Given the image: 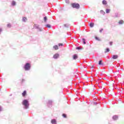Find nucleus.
I'll return each instance as SVG.
<instances>
[{
    "label": "nucleus",
    "mask_w": 124,
    "mask_h": 124,
    "mask_svg": "<svg viewBox=\"0 0 124 124\" xmlns=\"http://www.w3.org/2000/svg\"><path fill=\"white\" fill-rule=\"evenodd\" d=\"M71 6L73 8H76V9H79L80 8V4L78 3H73L71 4Z\"/></svg>",
    "instance_id": "f257e3e1"
},
{
    "label": "nucleus",
    "mask_w": 124,
    "mask_h": 124,
    "mask_svg": "<svg viewBox=\"0 0 124 124\" xmlns=\"http://www.w3.org/2000/svg\"><path fill=\"white\" fill-rule=\"evenodd\" d=\"M22 104L26 108L29 107V101H28L27 100H24L22 102Z\"/></svg>",
    "instance_id": "f03ea898"
},
{
    "label": "nucleus",
    "mask_w": 124,
    "mask_h": 124,
    "mask_svg": "<svg viewBox=\"0 0 124 124\" xmlns=\"http://www.w3.org/2000/svg\"><path fill=\"white\" fill-rule=\"evenodd\" d=\"M25 70H30L31 69V64L30 63H26L25 65L24 66Z\"/></svg>",
    "instance_id": "7ed1b4c3"
},
{
    "label": "nucleus",
    "mask_w": 124,
    "mask_h": 124,
    "mask_svg": "<svg viewBox=\"0 0 124 124\" xmlns=\"http://www.w3.org/2000/svg\"><path fill=\"white\" fill-rule=\"evenodd\" d=\"M11 4L12 6H16L17 3H16V1H15V0H13L12 1Z\"/></svg>",
    "instance_id": "20e7f679"
},
{
    "label": "nucleus",
    "mask_w": 124,
    "mask_h": 124,
    "mask_svg": "<svg viewBox=\"0 0 124 124\" xmlns=\"http://www.w3.org/2000/svg\"><path fill=\"white\" fill-rule=\"evenodd\" d=\"M59 46V47H62L63 46H64L63 44L62 43H59L58 45H55L54 46H53V47H58Z\"/></svg>",
    "instance_id": "39448f33"
},
{
    "label": "nucleus",
    "mask_w": 124,
    "mask_h": 124,
    "mask_svg": "<svg viewBox=\"0 0 124 124\" xmlns=\"http://www.w3.org/2000/svg\"><path fill=\"white\" fill-rule=\"evenodd\" d=\"M59 57H60V55H59L58 53H56L53 55L54 59H58Z\"/></svg>",
    "instance_id": "423d86ee"
},
{
    "label": "nucleus",
    "mask_w": 124,
    "mask_h": 124,
    "mask_svg": "<svg viewBox=\"0 0 124 124\" xmlns=\"http://www.w3.org/2000/svg\"><path fill=\"white\" fill-rule=\"evenodd\" d=\"M73 60H77L78 59V55L77 54H75L73 56Z\"/></svg>",
    "instance_id": "0eeeda50"
},
{
    "label": "nucleus",
    "mask_w": 124,
    "mask_h": 124,
    "mask_svg": "<svg viewBox=\"0 0 124 124\" xmlns=\"http://www.w3.org/2000/svg\"><path fill=\"white\" fill-rule=\"evenodd\" d=\"M28 21V18L26 17H23L22 18V22H24V23H26Z\"/></svg>",
    "instance_id": "6e6552de"
},
{
    "label": "nucleus",
    "mask_w": 124,
    "mask_h": 124,
    "mask_svg": "<svg viewBox=\"0 0 124 124\" xmlns=\"http://www.w3.org/2000/svg\"><path fill=\"white\" fill-rule=\"evenodd\" d=\"M118 117L117 115H114L112 117V119L116 121V120H118Z\"/></svg>",
    "instance_id": "1a4fd4ad"
},
{
    "label": "nucleus",
    "mask_w": 124,
    "mask_h": 124,
    "mask_svg": "<svg viewBox=\"0 0 124 124\" xmlns=\"http://www.w3.org/2000/svg\"><path fill=\"white\" fill-rule=\"evenodd\" d=\"M34 29H36V30H38V29L39 28V25H38L37 24H34Z\"/></svg>",
    "instance_id": "9d476101"
},
{
    "label": "nucleus",
    "mask_w": 124,
    "mask_h": 124,
    "mask_svg": "<svg viewBox=\"0 0 124 124\" xmlns=\"http://www.w3.org/2000/svg\"><path fill=\"white\" fill-rule=\"evenodd\" d=\"M89 26L90 28H93V26H94V23L93 22H91Z\"/></svg>",
    "instance_id": "9b49d317"
},
{
    "label": "nucleus",
    "mask_w": 124,
    "mask_h": 124,
    "mask_svg": "<svg viewBox=\"0 0 124 124\" xmlns=\"http://www.w3.org/2000/svg\"><path fill=\"white\" fill-rule=\"evenodd\" d=\"M118 55H114L112 56V59L113 60H116V59H118Z\"/></svg>",
    "instance_id": "f8f14e48"
},
{
    "label": "nucleus",
    "mask_w": 124,
    "mask_h": 124,
    "mask_svg": "<svg viewBox=\"0 0 124 124\" xmlns=\"http://www.w3.org/2000/svg\"><path fill=\"white\" fill-rule=\"evenodd\" d=\"M22 96H26V95H27V91H24L23 93H22Z\"/></svg>",
    "instance_id": "ddd939ff"
},
{
    "label": "nucleus",
    "mask_w": 124,
    "mask_h": 124,
    "mask_svg": "<svg viewBox=\"0 0 124 124\" xmlns=\"http://www.w3.org/2000/svg\"><path fill=\"white\" fill-rule=\"evenodd\" d=\"M102 4L104 5H106V4H107V1L105 0H103L102 1Z\"/></svg>",
    "instance_id": "4468645a"
},
{
    "label": "nucleus",
    "mask_w": 124,
    "mask_h": 124,
    "mask_svg": "<svg viewBox=\"0 0 124 124\" xmlns=\"http://www.w3.org/2000/svg\"><path fill=\"white\" fill-rule=\"evenodd\" d=\"M110 11H111V10L110 9H107L106 10V13H107V14H108V13H110Z\"/></svg>",
    "instance_id": "2eb2a0df"
},
{
    "label": "nucleus",
    "mask_w": 124,
    "mask_h": 124,
    "mask_svg": "<svg viewBox=\"0 0 124 124\" xmlns=\"http://www.w3.org/2000/svg\"><path fill=\"white\" fill-rule=\"evenodd\" d=\"M108 52H110V49L109 48H106L105 49V53H107Z\"/></svg>",
    "instance_id": "dca6fc26"
},
{
    "label": "nucleus",
    "mask_w": 124,
    "mask_h": 124,
    "mask_svg": "<svg viewBox=\"0 0 124 124\" xmlns=\"http://www.w3.org/2000/svg\"><path fill=\"white\" fill-rule=\"evenodd\" d=\"M114 17V18H118L119 17H120V15L118 13H116Z\"/></svg>",
    "instance_id": "f3484780"
},
{
    "label": "nucleus",
    "mask_w": 124,
    "mask_h": 124,
    "mask_svg": "<svg viewBox=\"0 0 124 124\" xmlns=\"http://www.w3.org/2000/svg\"><path fill=\"white\" fill-rule=\"evenodd\" d=\"M56 123H57L56 122V120L53 119V120H51V124H56Z\"/></svg>",
    "instance_id": "a211bd4d"
},
{
    "label": "nucleus",
    "mask_w": 124,
    "mask_h": 124,
    "mask_svg": "<svg viewBox=\"0 0 124 124\" xmlns=\"http://www.w3.org/2000/svg\"><path fill=\"white\" fill-rule=\"evenodd\" d=\"M100 13H101V14H102L103 15H105V12H104L102 10H100Z\"/></svg>",
    "instance_id": "6ab92c4d"
},
{
    "label": "nucleus",
    "mask_w": 124,
    "mask_h": 124,
    "mask_svg": "<svg viewBox=\"0 0 124 124\" xmlns=\"http://www.w3.org/2000/svg\"><path fill=\"white\" fill-rule=\"evenodd\" d=\"M119 25H123V24H124V20H121L119 21Z\"/></svg>",
    "instance_id": "aec40b11"
},
{
    "label": "nucleus",
    "mask_w": 124,
    "mask_h": 124,
    "mask_svg": "<svg viewBox=\"0 0 124 124\" xmlns=\"http://www.w3.org/2000/svg\"><path fill=\"white\" fill-rule=\"evenodd\" d=\"M64 28H68L69 27V24H65L63 25Z\"/></svg>",
    "instance_id": "412c9836"
},
{
    "label": "nucleus",
    "mask_w": 124,
    "mask_h": 124,
    "mask_svg": "<svg viewBox=\"0 0 124 124\" xmlns=\"http://www.w3.org/2000/svg\"><path fill=\"white\" fill-rule=\"evenodd\" d=\"M82 42H83V44H86V39H85L84 38H83Z\"/></svg>",
    "instance_id": "4be33fe9"
},
{
    "label": "nucleus",
    "mask_w": 124,
    "mask_h": 124,
    "mask_svg": "<svg viewBox=\"0 0 124 124\" xmlns=\"http://www.w3.org/2000/svg\"><path fill=\"white\" fill-rule=\"evenodd\" d=\"M44 22H47V16H45L44 17Z\"/></svg>",
    "instance_id": "5701e85b"
},
{
    "label": "nucleus",
    "mask_w": 124,
    "mask_h": 124,
    "mask_svg": "<svg viewBox=\"0 0 124 124\" xmlns=\"http://www.w3.org/2000/svg\"><path fill=\"white\" fill-rule=\"evenodd\" d=\"M46 28H51V25H50V24H46Z\"/></svg>",
    "instance_id": "b1692460"
},
{
    "label": "nucleus",
    "mask_w": 124,
    "mask_h": 124,
    "mask_svg": "<svg viewBox=\"0 0 124 124\" xmlns=\"http://www.w3.org/2000/svg\"><path fill=\"white\" fill-rule=\"evenodd\" d=\"M77 50H82L83 48L80 47H76Z\"/></svg>",
    "instance_id": "393cba45"
},
{
    "label": "nucleus",
    "mask_w": 124,
    "mask_h": 124,
    "mask_svg": "<svg viewBox=\"0 0 124 124\" xmlns=\"http://www.w3.org/2000/svg\"><path fill=\"white\" fill-rule=\"evenodd\" d=\"M7 28H11V24L9 23L8 24H7Z\"/></svg>",
    "instance_id": "a878e982"
},
{
    "label": "nucleus",
    "mask_w": 124,
    "mask_h": 124,
    "mask_svg": "<svg viewBox=\"0 0 124 124\" xmlns=\"http://www.w3.org/2000/svg\"><path fill=\"white\" fill-rule=\"evenodd\" d=\"M99 64L100 65L101 64H102V60H100L99 62Z\"/></svg>",
    "instance_id": "bb28decb"
},
{
    "label": "nucleus",
    "mask_w": 124,
    "mask_h": 124,
    "mask_svg": "<svg viewBox=\"0 0 124 124\" xmlns=\"http://www.w3.org/2000/svg\"><path fill=\"white\" fill-rule=\"evenodd\" d=\"M38 31H42V29L40 28V27L38 29Z\"/></svg>",
    "instance_id": "cd10ccee"
},
{
    "label": "nucleus",
    "mask_w": 124,
    "mask_h": 124,
    "mask_svg": "<svg viewBox=\"0 0 124 124\" xmlns=\"http://www.w3.org/2000/svg\"><path fill=\"white\" fill-rule=\"evenodd\" d=\"M62 117H63V118H66V114H62Z\"/></svg>",
    "instance_id": "c85d7f7f"
},
{
    "label": "nucleus",
    "mask_w": 124,
    "mask_h": 124,
    "mask_svg": "<svg viewBox=\"0 0 124 124\" xmlns=\"http://www.w3.org/2000/svg\"><path fill=\"white\" fill-rule=\"evenodd\" d=\"M66 3H69V0H65Z\"/></svg>",
    "instance_id": "c756f323"
},
{
    "label": "nucleus",
    "mask_w": 124,
    "mask_h": 124,
    "mask_svg": "<svg viewBox=\"0 0 124 124\" xmlns=\"http://www.w3.org/2000/svg\"><path fill=\"white\" fill-rule=\"evenodd\" d=\"M95 39H96V40H98V41H99V38H98V37H95Z\"/></svg>",
    "instance_id": "7c9ffc66"
},
{
    "label": "nucleus",
    "mask_w": 124,
    "mask_h": 124,
    "mask_svg": "<svg viewBox=\"0 0 124 124\" xmlns=\"http://www.w3.org/2000/svg\"><path fill=\"white\" fill-rule=\"evenodd\" d=\"M109 45L110 46H112V45H113V42H109Z\"/></svg>",
    "instance_id": "2f4dec72"
},
{
    "label": "nucleus",
    "mask_w": 124,
    "mask_h": 124,
    "mask_svg": "<svg viewBox=\"0 0 124 124\" xmlns=\"http://www.w3.org/2000/svg\"><path fill=\"white\" fill-rule=\"evenodd\" d=\"M24 82H25V79H22L21 80V83H24Z\"/></svg>",
    "instance_id": "473e14b6"
},
{
    "label": "nucleus",
    "mask_w": 124,
    "mask_h": 124,
    "mask_svg": "<svg viewBox=\"0 0 124 124\" xmlns=\"http://www.w3.org/2000/svg\"><path fill=\"white\" fill-rule=\"evenodd\" d=\"M102 31H103V29H101L100 31H99V32H102Z\"/></svg>",
    "instance_id": "72a5a7b5"
},
{
    "label": "nucleus",
    "mask_w": 124,
    "mask_h": 124,
    "mask_svg": "<svg viewBox=\"0 0 124 124\" xmlns=\"http://www.w3.org/2000/svg\"><path fill=\"white\" fill-rule=\"evenodd\" d=\"M2 31V30L1 29H0V34L1 33V32Z\"/></svg>",
    "instance_id": "f704fd0d"
},
{
    "label": "nucleus",
    "mask_w": 124,
    "mask_h": 124,
    "mask_svg": "<svg viewBox=\"0 0 124 124\" xmlns=\"http://www.w3.org/2000/svg\"><path fill=\"white\" fill-rule=\"evenodd\" d=\"M2 111V108H1V107L0 106V111Z\"/></svg>",
    "instance_id": "c9c22d12"
},
{
    "label": "nucleus",
    "mask_w": 124,
    "mask_h": 124,
    "mask_svg": "<svg viewBox=\"0 0 124 124\" xmlns=\"http://www.w3.org/2000/svg\"><path fill=\"white\" fill-rule=\"evenodd\" d=\"M55 50H58V47H55Z\"/></svg>",
    "instance_id": "e433bc0d"
},
{
    "label": "nucleus",
    "mask_w": 124,
    "mask_h": 124,
    "mask_svg": "<svg viewBox=\"0 0 124 124\" xmlns=\"http://www.w3.org/2000/svg\"><path fill=\"white\" fill-rule=\"evenodd\" d=\"M92 68H93V66H92Z\"/></svg>",
    "instance_id": "4c0bfd02"
}]
</instances>
